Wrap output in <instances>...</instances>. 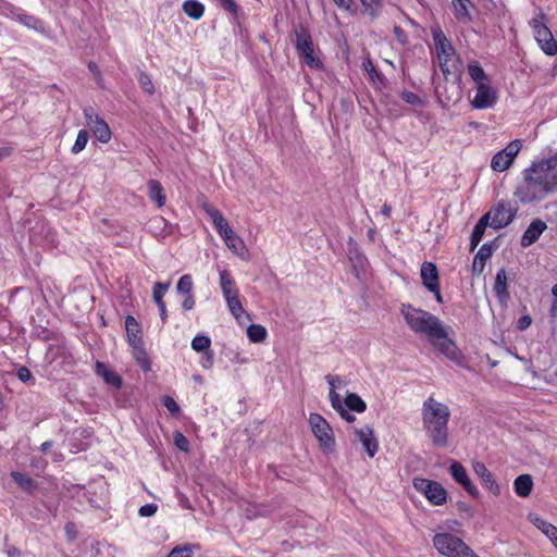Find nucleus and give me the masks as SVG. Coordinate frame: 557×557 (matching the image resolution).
Masks as SVG:
<instances>
[{
  "label": "nucleus",
  "mask_w": 557,
  "mask_h": 557,
  "mask_svg": "<svg viewBox=\"0 0 557 557\" xmlns=\"http://www.w3.org/2000/svg\"><path fill=\"white\" fill-rule=\"evenodd\" d=\"M498 248L496 239L487 242L481 246L472 262V273L481 274L484 271L485 262L488 260L494 251Z\"/></svg>",
  "instance_id": "obj_16"
},
{
  "label": "nucleus",
  "mask_w": 557,
  "mask_h": 557,
  "mask_svg": "<svg viewBox=\"0 0 557 557\" xmlns=\"http://www.w3.org/2000/svg\"><path fill=\"white\" fill-rule=\"evenodd\" d=\"M296 34V50L300 58L305 60L307 65L313 69L322 66L320 60L314 57L313 41L309 30L304 26H298L295 29Z\"/></svg>",
  "instance_id": "obj_8"
},
{
  "label": "nucleus",
  "mask_w": 557,
  "mask_h": 557,
  "mask_svg": "<svg viewBox=\"0 0 557 557\" xmlns=\"http://www.w3.org/2000/svg\"><path fill=\"white\" fill-rule=\"evenodd\" d=\"M552 294L554 295V300L552 302L550 312L555 315L557 314V283L552 287Z\"/></svg>",
  "instance_id": "obj_64"
},
{
  "label": "nucleus",
  "mask_w": 557,
  "mask_h": 557,
  "mask_svg": "<svg viewBox=\"0 0 557 557\" xmlns=\"http://www.w3.org/2000/svg\"><path fill=\"white\" fill-rule=\"evenodd\" d=\"M487 225H490V222L487 221V216L482 215L481 219L478 221V223L474 225V227L472 230V234H471V238H470V250L471 251H473L478 247L480 242L482 240Z\"/></svg>",
  "instance_id": "obj_35"
},
{
  "label": "nucleus",
  "mask_w": 557,
  "mask_h": 557,
  "mask_svg": "<svg viewBox=\"0 0 557 557\" xmlns=\"http://www.w3.org/2000/svg\"><path fill=\"white\" fill-rule=\"evenodd\" d=\"M191 545L176 546L168 555V557H191Z\"/></svg>",
  "instance_id": "obj_50"
},
{
  "label": "nucleus",
  "mask_w": 557,
  "mask_h": 557,
  "mask_svg": "<svg viewBox=\"0 0 557 557\" xmlns=\"http://www.w3.org/2000/svg\"><path fill=\"white\" fill-rule=\"evenodd\" d=\"M473 471L493 495L498 496L500 494V487L495 481L493 473L486 468V466L483 462H475L473 465Z\"/></svg>",
  "instance_id": "obj_18"
},
{
  "label": "nucleus",
  "mask_w": 557,
  "mask_h": 557,
  "mask_svg": "<svg viewBox=\"0 0 557 557\" xmlns=\"http://www.w3.org/2000/svg\"><path fill=\"white\" fill-rule=\"evenodd\" d=\"M87 126L94 136L102 144H107L111 139V129L108 123L99 116L91 107H87L83 111Z\"/></svg>",
  "instance_id": "obj_11"
},
{
  "label": "nucleus",
  "mask_w": 557,
  "mask_h": 557,
  "mask_svg": "<svg viewBox=\"0 0 557 557\" xmlns=\"http://www.w3.org/2000/svg\"><path fill=\"white\" fill-rule=\"evenodd\" d=\"M420 276L423 286L426 289L435 288L440 285V275L436 265L433 262L424 261L420 269Z\"/></svg>",
  "instance_id": "obj_21"
},
{
  "label": "nucleus",
  "mask_w": 557,
  "mask_h": 557,
  "mask_svg": "<svg viewBox=\"0 0 557 557\" xmlns=\"http://www.w3.org/2000/svg\"><path fill=\"white\" fill-rule=\"evenodd\" d=\"M11 478L24 492L28 494H34L38 490V483L25 473L12 471Z\"/></svg>",
  "instance_id": "obj_30"
},
{
  "label": "nucleus",
  "mask_w": 557,
  "mask_h": 557,
  "mask_svg": "<svg viewBox=\"0 0 557 557\" xmlns=\"http://www.w3.org/2000/svg\"><path fill=\"white\" fill-rule=\"evenodd\" d=\"M10 12L14 18H16L21 24L28 28L38 29L41 25L40 20L33 15L26 14L18 8H12Z\"/></svg>",
  "instance_id": "obj_36"
},
{
  "label": "nucleus",
  "mask_w": 557,
  "mask_h": 557,
  "mask_svg": "<svg viewBox=\"0 0 557 557\" xmlns=\"http://www.w3.org/2000/svg\"><path fill=\"white\" fill-rule=\"evenodd\" d=\"M224 240H225L226 246H227L231 250H233V251H235V252H237V251H238V249H239V248H243V246H244L243 240H242L238 236H236V234H235V232H234V231H233L232 237H231V238H228V239H224Z\"/></svg>",
  "instance_id": "obj_52"
},
{
  "label": "nucleus",
  "mask_w": 557,
  "mask_h": 557,
  "mask_svg": "<svg viewBox=\"0 0 557 557\" xmlns=\"http://www.w3.org/2000/svg\"><path fill=\"white\" fill-rule=\"evenodd\" d=\"M531 323H532L531 317L528 314H524V315L520 317L519 320L517 321V329L519 331H524L531 325Z\"/></svg>",
  "instance_id": "obj_58"
},
{
  "label": "nucleus",
  "mask_w": 557,
  "mask_h": 557,
  "mask_svg": "<svg viewBox=\"0 0 557 557\" xmlns=\"http://www.w3.org/2000/svg\"><path fill=\"white\" fill-rule=\"evenodd\" d=\"M421 416L423 430L431 444L437 448L448 447L450 419L448 406L430 396L423 401Z\"/></svg>",
  "instance_id": "obj_2"
},
{
  "label": "nucleus",
  "mask_w": 557,
  "mask_h": 557,
  "mask_svg": "<svg viewBox=\"0 0 557 557\" xmlns=\"http://www.w3.org/2000/svg\"><path fill=\"white\" fill-rule=\"evenodd\" d=\"M449 472H450L453 479L459 484L462 481H465L466 478H468V473H467L465 467L456 460L451 461L450 467H449Z\"/></svg>",
  "instance_id": "obj_46"
},
{
  "label": "nucleus",
  "mask_w": 557,
  "mask_h": 557,
  "mask_svg": "<svg viewBox=\"0 0 557 557\" xmlns=\"http://www.w3.org/2000/svg\"><path fill=\"white\" fill-rule=\"evenodd\" d=\"M393 33H394L396 39L401 45H405L407 42V35H406L405 30L400 26H394Z\"/></svg>",
  "instance_id": "obj_60"
},
{
  "label": "nucleus",
  "mask_w": 557,
  "mask_h": 557,
  "mask_svg": "<svg viewBox=\"0 0 557 557\" xmlns=\"http://www.w3.org/2000/svg\"><path fill=\"white\" fill-rule=\"evenodd\" d=\"M451 77H449V81H446V85L444 86V91L441 90L440 87L436 88V95L440 98V100L443 102L446 101V104H448L450 101L447 100V96H451L453 89L450 87Z\"/></svg>",
  "instance_id": "obj_53"
},
{
  "label": "nucleus",
  "mask_w": 557,
  "mask_h": 557,
  "mask_svg": "<svg viewBox=\"0 0 557 557\" xmlns=\"http://www.w3.org/2000/svg\"><path fill=\"white\" fill-rule=\"evenodd\" d=\"M202 209L208 214V216L211 219L219 235L223 239L231 238L232 234H233V230L228 225V222L225 220L223 214L210 203H205L202 206Z\"/></svg>",
  "instance_id": "obj_15"
},
{
  "label": "nucleus",
  "mask_w": 557,
  "mask_h": 557,
  "mask_svg": "<svg viewBox=\"0 0 557 557\" xmlns=\"http://www.w3.org/2000/svg\"><path fill=\"white\" fill-rule=\"evenodd\" d=\"M95 373L102 377L108 385L113 386L115 389H120L122 387L121 376L115 371L109 369L103 362H96Z\"/></svg>",
  "instance_id": "obj_22"
},
{
  "label": "nucleus",
  "mask_w": 557,
  "mask_h": 557,
  "mask_svg": "<svg viewBox=\"0 0 557 557\" xmlns=\"http://www.w3.org/2000/svg\"><path fill=\"white\" fill-rule=\"evenodd\" d=\"M162 403H163V406L168 409V411L172 416H178L180 414L181 408H180L178 404L175 401V399L173 397L164 396Z\"/></svg>",
  "instance_id": "obj_51"
},
{
  "label": "nucleus",
  "mask_w": 557,
  "mask_h": 557,
  "mask_svg": "<svg viewBox=\"0 0 557 557\" xmlns=\"http://www.w3.org/2000/svg\"><path fill=\"white\" fill-rule=\"evenodd\" d=\"M137 79L141 89L145 92H147L148 95H153L156 92L154 84L152 82L150 74L141 70H138Z\"/></svg>",
  "instance_id": "obj_44"
},
{
  "label": "nucleus",
  "mask_w": 557,
  "mask_h": 557,
  "mask_svg": "<svg viewBox=\"0 0 557 557\" xmlns=\"http://www.w3.org/2000/svg\"><path fill=\"white\" fill-rule=\"evenodd\" d=\"M173 441L177 449L184 453L189 451V441L183 433H181L180 431H175L173 434Z\"/></svg>",
  "instance_id": "obj_48"
},
{
  "label": "nucleus",
  "mask_w": 557,
  "mask_h": 557,
  "mask_svg": "<svg viewBox=\"0 0 557 557\" xmlns=\"http://www.w3.org/2000/svg\"><path fill=\"white\" fill-rule=\"evenodd\" d=\"M220 286L224 299H227L238 294L235 281L227 270L220 271Z\"/></svg>",
  "instance_id": "obj_32"
},
{
  "label": "nucleus",
  "mask_w": 557,
  "mask_h": 557,
  "mask_svg": "<svg viewBox=\"0 0 557 557\" xmlns=\"http://www.w3.org/2000/svg\"><path fill=\"white\" fill-rule=\"evenodd\" d=\"M16 375H17L18 380H21L23 383L34 381V377H33L30 371L26 367H21L17 370Z\"/></svg>",
  "instance_id": "obj_57"
},
{
  "label": "nucleus",
  "mask_w": 557,
  "mask_h": 557,
  "mask_svg": "<svg viewBox=\"0 0 557 557\" xmlns=\"http://www.w3.org/2000/svg\"><path fill=\"white\" fill-rule=\"evenodd\" d=\"M362 67L367 72L370 81L376 88L382 89L386 87V77L374 66L370 59H366L362 62Z\"/></svg>",
  "instance_id": "obj_29"
},
{
  "label": "nucleus",
  "mask_w": 557,
  "mask_h": 557,
  "mask_svg": "<svg viewBox=\"0 0 557 557\" xmlns=\"http://www.w3.org/2000/svg\"><path fill=\"white\" fill-rule=\"evenodd\" d=\"M432 36L438 59L455 57L456 51L454 46L440 27L432 29Z\"/></svg>",
  "instance_id": "obj_17"
},
{
  "label": "nucleus",
  "mask_w": 557,
  "mask_h": 557,
  "mask_svg": "<svg viewBox=\"0 0 557 557\" xmlns=\"http://www.w3.org/2000/svg\"><path fill=\"white\" fill-rule=\"evenodd\" d=\"M89 133L86 129H81L77 134L76 140L71 149L72 153L77 154L83 151L88 143Z\"/></svg>",
  "instance_id": "obj_47"
},
{
  "label": "nucleus",
  "mask_w": 557,
  "mask_h": 557,
  "mask_svg": "<svg viewBox=\"0 0 557 557\" xmlns=\"http://www.w3.org/2000/svg\"><path fill=\"white\" fill-rule=\"evenodd\" d=\"M497 102V92L490 83L480 84L476 86V92L471 100V106L478 110L493 108Z\"/></svg>",
  "instance_id": "obj_14"
},
{
  "label": "nucleus",
  "mask_w": 557,
  "mask_h": 557,
  "mask_svg": "<svg viewBox=\"0 0 557 557\" xmlns=\"http://www.w3.org/2000/svg\"><path fill=\"white\" fill-rule=\"evenodd\" d=\"M184 300L182 302V308L184 311H190L195 307V296L194 294L185 295Z\"/></svg>",
  "instance_id": "obj_59"
},
{
  "label": "nucleus",
  "mask_w": 557,
  "mask_h": 557,
  "mask_svg": "<svg viewBox=\"0 0 557 557\" xmlns=\"http://www.w3.org/2000/svg\"><path fill=\"white\" fill-rule=\"evenodd\" d=\"M133 349H134V358L140 366V368L144 371H149L150 367H151V362H150V359L148 357L146 349L144 348V344L134 346Z\"/></svg>",
  "instance_id": "obj_41"
},
{
  "label": "nucleus",
  "mask_w": 557,
  "mask_h": 557,
  "mask_svg": "<svg viewBox=\"0 0 557 557\" xmlns=\"http://www.w3.org/2000/svg\"><path fill=\"white\" fill-rule=\"evenodd\" d=\"M462 487L471 495L473 498L478 499L480 497L479 490L472 484L470 478H466L465 481L460 483Z\"/></svg>",
  "instance_id": "obj_54"
},
{
  "label": "nucleus",
  "mask_w": 557,
  "mask_h": 557,
  "mask_svg": "<svg viewBox=\"0 0 557 557\" xmlns=\"http://www.w3.org/2000/svg\"><path fill=\"white\" fill-rule=\"evenodd\" d=\"M356 434L368 453L369 457H374L379 449V443L373 435V430L369 426L356 430Z\"/></svg>",
  "instance_id": "obj_23"
},
{
  "label": "nucleus",
  "mask_w": 557,
  "mask_h": 557,
  "mask_svg": "<svg viewBox=\"0 0 557 557\" xmlns=\"http://www.w3.org/2000/svg\"><path fill=\"white\" fill-rule=\"evenodd\" d=\"M342 419H344L345 421L351 423L356 420V417L354 414H351L350 412H348V410L346 409L345 406H342V409H337L335 410Z\"/></svg>",
  "instance_id": "obj_61"
},
{
  "label": "nucleus",
  "mask_w": 557,
  "mask_h": 557,
  "mask_svg": "<svg viewBox=\"0 0 557 557\" xmlns=\"http://www.w3.org/2000/svg\"><path fill=\"white\" fill-rule=\"evenodd\" d=\"M182 9L187 16L194 20H199L205 13V5L197 0L184 1Z\"/></svg>",
  "instance_id": "obj_37"
},
{
  "label": "nucleus",
  "mask_w": 557,
  "mask_h": 557,
  "mask_svg": "<svg viewBox=\"0 0 557 557\" xmlns=\"http://www.w3.org/2000/svg\"><path fill=\"white\" fill-rule=\"evenodd\" d=\"M193 289H194V282H193L191 275L184 274L183 276H181V278L178 280L177 285H176V292L180 295L185 296V295L193 294Z\"/></svg>",
  "instance_id": "obj_42"
},
{
  "label": "nucleus",
  "mask_w": 557,
  "mask_h": 557,
  "mask_svg": "<svg viewBox=\"0 0 557 557\" xmlns=\"http://www.w3.org/2000/svg\"><path fill=\"white\" fill-rule=\"evenodd\" d=\"M468 72L476 86L484 83H490V77L484 72L483 67L478 62H472L468 65Z\"/></svg>",
  "instance_id": "obj_39"
},
{
  "label": "nucleus",
  "mask_w": 557,
  "mask_h": 557,
  "mask_svg": "<svg viewBox=\"0 0 557 557\" xmlns=\"http://www.w3.org/2000/svg\"><path fill=\"white\" fill-rule=\"evenodd\" d=\"M221 1L223 2V5L227 11L232 12L234 15H237L239 8L234 0H221Z\"/></svg>",
  "instance_id": "obj_62"
},
{
  "label": "nucleus",
  "mask_w": 557,
  "mask_h": 557,
  "mask_svg": "<svg viewBox=\"0 0 557 557\" xmlns=\"http://www.w3.org/2000/svg\"><path fill=\"white\" fill-rule=\"evenodd\" d=\"M169 287H170V282H168V283L158 282L154 284L153 290H152V297H153L156 305L158 306V309L160 312V318L163 323H165L166 319H168V312H166L165 302L163 301V296L168 292Z\"/></svg>",
  "instance_id": "obj_25"
},
{
  "label": "nucleus",
  "mask_w": 557,
  "mask_h": 557,
  "mask_svg": "<svg viewBox=\"0 0 557 557\" xmlns=\"http://www.w3.org/2000/svg\"><path fill=\"white\" fill-rule=\"evenodd\" d=\"M201 364L205 369H210L213 366V351L211 349L205 352Z\"/></svg>",
  "instance_id": "obj_63"
},
{
  "label": "nucleus",
  "mask_w": 557,
  "mask_h": 557,
  "mask_svg": "<svg viewBox=\"0 0 557 557\" xmlns=\"http://www.w3.org/2000/svg\"><path fill=\"white\" fill-rule=\"evenodd\" d=\"M362 5V13L370 20H375L382 14L384 4L383 0H359Z\"/></svg>",
  "instance_id": "obj_34"
},
{
  "label": "nucleus",
  "mask_w": 557,
  "mask_h": 557,
  "mask_svg": "<svg viewBox=\"0 0 557 557\" xmlns=\"http://www.w3.org/2000/svg\"><path fill=\"white\" fill-rule=\"evenodd\" d=\"M125 329H126L127 342L132 347L144 344L141 335H140L139 323L137 322V320L134 317H132V315L126 317Z\"/></svg>",
  "instance_id": "obj_26"
},
{
  "label": "nucleus",
  "mask_w": 557,
  "mask_h": 557,
  "mask_svg": "<svg viewBox=\"0 0 557 557\" xmlns=\"http://www.w3.org/2000/svg\"><path fill=\"white\" fill-rule=\"evenodd\" d=\"M347 255H348V258H349L350 262L352 263V267L356 271L358 269L364 268V265L367 263V258L361 252L357 243L352 238H349Z\"/></svg>",
  "instance_id": "obj_31"
},
{
  "label": "nucleus",
  "mask_w": 557,
  "mask_h": 557,
  "mask_svg": "<svg viewBox=\"0 0 557 557\" xmlns=\"http://www.w3.org/2000/svg\"><path fill=\"white\" fill-rule=\"evenodd\" d=\"M211 339L207 335H196L191 341V348L197 352L210 350Z\"/></svg>",
  "instance_id": "obj_45"
},
{
  "label": "nucleus",
  "mask_w": 557,
  "mask_h": 557,
  "mask_svg": "<svg viewBox=\"0 0 557 557\" xmlns=\"http://www.w3.org/2000/svg\"><path fill=\"white\" fill-rule=\"evenodd\" d=\"M413 487L420 492L431 504L441 506L446 503L447 491L437 481L425 478H414L412 480Z\"/></svg>",
  "instance_id": "obj_7"
},
{
  "label": "nucleus",
  "mask_w": 557,
  "mask_h": 557,
  "mask_svg": "<svg viewBox=\"0 0 557 557\" xmlns=\"http://www.w3.org/2000/svg\"><path fill=\"white\" fill-rule=\"evenodd\" d=\"M546 228L547 225L542 220L532 221L521 237V246L525 248L536 243Z\"/></svg>",
  "instance_id": "obj_19"
},
{
  "label": "nucleus",
  "mask_w": 557,
  "mask_h": 557,
  "mask_svg": "<svg viewBox=\"0 0 557 557\" xmlns=\"http://www.w3.org/2000/svg\"><path fill=\"white\" fill-rule=\"evenodd\" d=\"M247 336L251 343H262L267 338V330L260 324H251L247 329Z\"/></svg>",
  "instance_id": "obj_40"
},
{
  "label": "nucleus",
  "mask_w": 557,
  "mask_h": 557,
  "mask_svg": "<svg viewBox=\"0 0 557 557\" xmlns=\"http://www.w3.org/2000/svg\"><path fill=\"white\" fill-rule=\"evenodd\" d=\"M544 18L545 14L541 12L530 21V26L534 32V37L540 48L545 54L553 57L557 54V41L555 40L550 29L544 23Z\"/></svg>",
  "instance_id": "obj_5"
},
{
  "label": "nucleus",
  "mask_w": 557,
  "mask_h": 557,
  "mask_svg": "<svg viewBox=\"0 0 557 557\" xmlns=\"http://www.w3.org/2000/svg\"><path fill=\"white\" fill-rule=\"evenodd\" d=\"M158 506L153 503L146 504L139 508V516L151 517L157 512Z\"/></svg>",
  "instance_id": "obj_55"
},
{
  "label": "nucleus",
  "mask_w": 557,
  "mask_h": 557,
  "mask_svg": "<svg viewBox=\"0 0 557 557\" xmlns=\"http://www.w3.org/2000/svg\"><path fill=\"white\" fill-rule=\"evenodd\" d=\"M309 424L323 451H334L335 437L329 422L319 413H310Z\"/></svg>",
  "instance_id": "obj_6"
},
{
  "label": "nucleus",
  "mask_w": 557,
  "mask_h": 557,
  "mask_svg": "<svg viewBox=\"0 0 557 557\" xmlns=\"http://www.w3.org/2000/svg\"><path fill=\"white\" fill-rule=\"evenodd\" d=\"M329 397H330L332 408L334 410L342 409V406H344V405L342 404L339 394H337L333 388H330Z\"/></svg>",
  "instance_id": "obj_56"
},
{
  "label": "nucleus",
  "mask_w": 557,
  "mask_h": 557,
  "mask_svg": "<svg viewBox=\"0 0 557 557\" xmlns=\"http://www.w3.org/2000/svg\"><path fill=\"white\" fill-rule=\"evenodd\" d=\"M47 357L50 358V362L57 361L59 359H61L62 363L67 366H73L75 362L71 349L65 343L50 345L48 348Z\"/></svg>",
  "instance_id": "obj_20"
},
{
  "label": "nucleus",
  "mask_w": 557,
  "mask_h": 557,
  "mask_svg": "<svg viewBox=\"0 0 557 557\" xmlns=\"http://www.w3.org/2000/svg\"><path fill=\"white\" fill-rule=\"evenodd\" d=\"M540 178L533 172L532 166L524 170V181L515 191V196L519 198L520 202L525 205L539 202L550 194L549 189Z\"/></svg>",
  "instance_id": "obj_3"
},
{
  "label": "nucleus",
  "mask_w": 557,
  "mask_h": 557,
  "mask_svg": "<svg viewBox=\"0 0 557 557\" xmlns=\"http://www.w3.org/2000/svg\"><path fill=\"white\" fill-rule=\"evenodd\" d=\"M400 312L406 323L414 333L426 335L432 345L458 367L469 368L466 356L457 347L456 343L448 337V333L437 317L425 310L414 308L409 304H403Z\"/></svg>",
  "instance_id": "obj_1"
},
{
  "label": "nucleus",
  "mask_w": 557,
  "mask_h": 557,
  "mask_svg": "<svg viewBox=\"0 0 557 557\" xmlns=\"http://www.w3.org/2000/svg\"><path fill=\"white\" fill-rule=\"evenodd\" d=\"M520 149L521 141L519 139L510 141L503 150L494 154L491 168L496 172L506 171L512 164Z\"/></svg>",
  "instance_id": "obj_12"
},
{
  "label": "nucleus",
  "mask_w": 557,
  "mask_h": 557,
  "mask_svg": "<svg viewBox=\"0 0 557 557\" xmlns=\"http://www.w3.org/2000/svg\"><path fill=\"white\" fill-rule=\"evenodd\" d=\"M441 71L443 72L445 76V81H449V77H451L450 87L453 89L451 96H447L448 101H458L460 98V86L458 82L460 81V71L459 66L456 64V62L453 60V58H444L438 59Z\"/></svg>",
  "instance_id": "obj_13"
},
{
  "label": "nucleus",
  "mask_w": 557,
  "mask_h": 557,
  "mask_svg": "<svg viewBox=\"0 0 557 557\" xmlns=\"http://www.w3.org/2000/svg\"><path fill=\"white\" fill-rule=\"evenodd\" d=\"M533 488V480L530 474H521L513 482V490L520 497H528Z\"/></svg>",
  "instance_id": "obj_33"
},
{
  "label": "nucleus",
  "mask_w": 557,
  "mask_h": 557,
  "mask_svg": "<svg viewBox=\"0 0 557 557\" xmlns=\"http://www.w3.org/2000/svg\"><path fill=\"white\" fill-rule=\"evenodd\" d=\"M493 290L500 304L507 302L509 299V292L506 271L504 268L499 269L496 273Z\"/></svg>",
  "instance_id": "obj_24"
},
{
  "label": "nucleus",
  "mask_w": 557,
  "mask_h": 557,
  "mask_svg": "<svg viewBox=\"0 0 557 557\" xmlns=\"http://www.w3.org/2000/svg\"><path fill=\"white\" fill-rule=\"evenodd\" d=\"M433 545L446 557H480L460 537L448 532L435 534Z\"/></svg>",
  "instance_id": "obj_4"
},
{
  "label": "nucleus",
  "mask_w": 557,
  "mask_h": 557,
  "mask_svg": "<svg viewBox=\"0 0 557 557\" xmlns=\"http://www.w3.org/2000/svg\"><path fill=\"white\" fill-rule=\"evenodd\" d=\"M455 17L461 23H470L472 15L470 8H473L471 0H451Z\"/></svg>",
  "instance_id": "obj_27"
},
{
  "label": "nucleus",
  "mask_w": 557,
  "mask_h": 557,
  "mask_svg": "<svg viewBox=\"0 0 557 557\" xmlns=\"http://www.w3.org/2000/svg\"><path fill=\"white\" fill-rule=\"evenodd\" d=\"M517 209L508 201H499L483 216H487L490 226L499 230L509 225L515 219Z\"/></svg>",
  "instance_id": "obj_9"
},
{
  "label": "nucleus",
  "mask_w": 557,
  "mask_h": 557,
  "mask_svg": "<svg viewBox=\"0 0 557 557\" xmlns=\"http://www.w3.org/2000/svg\"><path fill=\"white\" fill-rule=\"evenodd\" d=\"M345 407H347L351 411H356L358 413L364 412L367 409L366 403L362 398L356 393H348L345 397Z\"/></svg>",
  "instance_id": "obj_38"
},
{
  "label": "nucleus",
  "mask_w": 557,
  "mask_h": 557,
  "mask_svg": "<svg viewBox=\"0 0 557 557\" xmlns=\"http://www.w3.org/2000/svg\"><path fill=\"white\" fill-rule=\"evenodd\" d=\"M225 301L227 304L228 310L232 313V315L236 320H239L240 317L245 313V310H244L243 305H242V302L239 300L238 294L235 295V296H232V297H230L227 299H225Z\"/></svg>",
  "instance_id": "obj_43"
},
{
  "label": "nucleus",
  "mask_w": 557,
  "mask_h": 557,
  "mask_svg": "<svg viewBox=\"0 0 557 557\" xmlns=\"http://www.w3.org/2000/svg\"><path fill=\"white\" fill-rule=\"evenodd\" d=\"M400 97L405 102H407L411 106L422 107L424 104L421 97H419L417 94H414L412 91L403 90L400 92Z\"/></svg>",
  "instance_id": "obj_49"
},
{
  "label": "nucleus",
  "mask_w": 557,
  "mask_h": 557,
  "mask_svg": "<svg viewBox=\"0 0 557 557\" xmlns=\"http://www.w3.org/2000/svg\"><path fill=\"white\" fill-rule=\"evenodd\" d=\"M147 186L149 199L156 202L158 208L163 207L166 202V195L161 183L157 180H149Z\"/></svg>",
  "instance_id": "obj_28"
},
{
  "label": "nucleus",
  "mask_w": 557,
  "mask_h": 557,
  "mask_svg": "<svg viewBox=\"0 0 557 557\" xmlns=\"http://www.w3.org/2000/svg\"><path fill=\"white\" fill-rule=\"evenodd\" d=\"M533 172L537 174L542 182L549 189L550 194L557 190V156L543 159L540 162H533Z\"/></svg>",
  "instance_id": "obj_10"
}]
</instances>
